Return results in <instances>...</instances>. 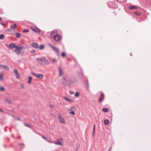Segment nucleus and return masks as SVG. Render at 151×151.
Wrapping results in <instances>:
<instances>
[{
	"label": "nucleus",
	"instance_id": "nucleus-1",
	"mask_svg": "<svg viewBox=\"0 0 151 151\" xmlns=\"http://www.w3.org/2000/svg\"><path fill=\"white\" fill-rule=\"evenodd\" d=\"M10 47L11 49L15 48V50H14L17 55L20 54L21 53V50L24 49V47L23 46H16L14 43H11L10 44Z\"/></svg>",
	"mask_w": 151,
	"mask_h": 151
},
{
	"label": "nucleus",
	"instance_id": "nucleus-2",
	"mask_svg": "<svg viewBox=\"0 0 151 151\" xmlns=\"http://www.w3.org/2000/svg\"><path fill=\"white\" fill-rule=\"evenodd\" d=\"M51 37L56 41H59L61 39V36L56 31H54L52 32Z\"/></svg>",
	"mask_w": 151,
	"mask_h": 151
},
{
	"label": "nucleus",
	"instance_id": "nucleus-3",
	"mask_svg": "<svg viewBox=\"0 0 151 151\" xmlns=\"http://www.w3.org/2000/svg\"><path fill=\"white\" fill-rule=\"evenodd\" d=\"M36 60L38 63L40 64L47 65L49 64L48 61L44 58H37Z\"/></svg>",
	"mask_w": 151,
	"mask_h": 151
},
{
	"label": "nucleus",
	"instance_id": "nucleus-4",
	"mask_svg": "<svg viewBox=\"0 0 151 151\" xmlns=\"http://www.w3.org/2000/svg\"><path fill=\"white\" fill-rule=\"evenodd\" d=\"M68 110L69 111L70 114L73 115L76 114L75 111H76V109L74 106H70V108Z\"/></svg>",
	"mask_w": 151,
	"mask_h": 151
},
{
	"label": "nucleus",
	"instance_id": "nucleus-5",
	"mask_svg": "<svg viewBox=\"0 0 151 151\" xmlns=\"http://www.w3.org/2000/svg\"><path fill=\"white\" fill-rule=\"evenodd\" d=\"M58 119L59 121L61 123L63 124H65V121L64 118L62 117L61 115L60 114H58Z\"/></svg>",
	"mask_w": 151,
	"mask_h": 151
},
{
	"label": "nucleus",
	"instance_id": "nucleus-6",
	"mask_svg": "<svg viewBox=\"0 0 151 151\" xmlns=\"http://www.w3.org/2000/svg\"><path fill=\"white\" fill-rule=\"evenodd\" d=\"M49 46L50 47L52 50L55 52L57 53V55L58 56L59 55V50L56 47H55L52 45L51 44H49Z\"/></svg>",
	"mask_w": 151,
	"mask_h": 151
},
{
	"label": "nucleus",
	"instance_id": "nucleus-7",
	"mask_svg": "<svg viewBox=\"0 0 151 151\" xmlns=\"http://www.w3.org/2000/svg\"><path fill=\"white\" fill-rule=\"evenodd\" d=\"M31 74L36 77L41 79L43 77V76L42 74H36L33 73H32Z\"/></svg>",
	"mask_w": 151,
	"mask_h": 151
},
{
	"label": "nucleus",
	"instance_id": "nucleus-8",
	"mask_svg": "<svg viewBox=\"0 0 151 151\" xmlns=\"http://www.w3.org/2000/svg\"><path fill=\"white\" fill-rule=\"evenodd\" d=\"M104 94L102 93H101L99 99V101L100 102H101L104 100Z\"/></svg>",
	"mask_w": 151,
	"mask_h": 151
},
{
	"label": "nucleus",
	"instance_id": "nucleus-9",
	"mask_svg": "<svg viewBox=\"0 0 151 151\" xmlns=\"http://www.w3.org/2000/svg\"><path fill=\"white\" fill-rule=\"evenodd\" d=\"M62 80L63 83L66 85H68L69 84V82L65 77H63L62 79Z\"/></svg>",
	"mask_w": 151,
	"mask_h": 151
},
{
	"label": "nucleus",
	"instance_id": "nucleus-10",
	"mask_svg": "<svg viewBox=\"0 0 151 151\" xmlns=\"http://www.w3.org/2000/svg\"><path fill=\"white\" fill-rule=\"evenodd\" d=\"M63 99L65 100L66 101L68 102H73L74 101L70 99L69 98H67L65 96H63Z\"/></svg>",
	"mask_w": 151,
	"mask_h": 151
},
{
	"label": "nucleus",
	"instance_id": "nucleus-11",
	"mask_svg": "<svg viewBox=\"0 0 151 151\" xmlns=\"http://www.w3.org/2000/svg\"><path fill=\"white\" fill-rule=\"evenodd\" d=\"M53 143H54L55 144L57 145H62V143L60 142L58 140L57 141H54L53 142Z\"/></svg>",
	"mask_w": 151,
	"mask_h": 151
},
{
	"label": "nucleus",
	"instance_id": "nucleus-12",
	"mask_svg": "<svg viewBox=\"0 0 151 151\" xmlns=\"http://www.w3.org/2000/svg\"><path fill=\"white\" fill-rule=\"evenodd\" d=\"M31 45L32 47L35 48H37L38 47V44L36 43H32Z\"/></svg>",
	"mask_w": 151,
	"mask_h": 151
},
{
	"label": "nucleus",
	"instance_id": "nucleus-13",
	"mask_svg": "<svg viewBox=\"0 0 151 151\" xmlns=\"http://www.w3.org/2000/svg\"><path fill=\"white\" fill-rule=\"evenodd\" d=\"M59 75L60 76L63 74V72L60 67H59Z\"/></svg>",
	"mask_w": 151,
	"mask_h": 151
},
{
	"label": "nucleus",
	"instance_id": "nucleus-14",
	"mask_svg": "<svg viewBox=\"0 0 151 151\" xmlns=\"http://www.w3.org/2000/svg\"><path fill=\"white\" fill-rule=\"evenodd\" d=\"M32 29L35 32L39 33L40 32V30L37 28H35L33 29Z\"/></svg>",
	"mask_w": 151,
	"mask_h": 151
},
{
	"label": "nucleus",
	"instance_id": "nucleus-15",
	"mask_svg": "<svg viewBox=\"0 0 151 151\" xmlns=\"http://www.w3.org/2000/svg\"><path fill=\"white\" fill-rule=\"evenodd\" d=\"M17 26V24H15L14 25H11V27L12 29H14L16 28Z\"/></svg>",
	"mask_w": 151,
	"mask_h": 151
},
{
	"label": "nucleus",
	"instance_id": "nucleus-16",
	"mask_svg": "<svg viewBox=\"0 0 151 151\" xmlns=\"http://www.w3.org/2000/svg\"><path fill=\"white\" fill-rule=\"evenodd\" d=\"M28 78L29 80L28 81V82H27V83H31V80L32 79V77H31V76H29V77H28Z\"/></svg>",
	"mask_w": 151,
	"mask_h": 151
},
{
	"label": "nucleus",
	"instance_id": "nucleus-17",
	"mask_svg": "<svg viewBox=\"0 0 151 151\" xmlns=\"http://www.w3.org/2000/svg\"><path fill=\"white\" fill-rule=\"evenodd\" d=\"M15 35L17 38H19L21 36V34L18 33H17L15 34Z\"/></svg>",
	"mask_w": 151,
	"mask_h": 151
},
{
	"label": "nucleus",
	"instance_id": "nucleus-18",
	"mask_svg": "<svg viewBox=\"0 0 151 151\" xmlns=\"http://www.w3.org/2000/svg\"><path fill=\"white\" fill-rule=\"evenodd\" d=\"M4 68L7 71H9V68L6 65H4Z\"/></svg>",
	"mask_w": 151,
	"mask_h": 151
},
{
	"label": "nucleus",
	"instance_id": "nucleus-19",
	"mask_svg": "<svg viewBox=\"0 0 151 151\" xmlns=\"http://www.w3.org/2000/svg\"><path fill=\"white\" fill-rule=\"evenodd\" d=\"M102 110L103 111H104L105 112H107L109 110V109L107 108H104Z\"/></svg>",
	"mask_w": 151,
	"mask_h": 151
},
{
	"label": "nucleus",
	"instance_id": "nucleus-20",
	"mask_svg": "<svg viewBox=\"0 0 151 151\" xmlns=\"http://www.w3.org/2000/svg\"><path fill=\"white\" fill-rule=\"evenodd\" d=\"M137 8V7H136L135 6H130L129 7V9H136Z\"/></svg>",
	"mask_w": 151,
	"mask_h": 151
},
{
	"label": "nucleus",
	"instance_id": "nucleus-21",
	"mask_svg": "<svg viewBox=\"0 0 151 151\" xmlns=\"http://www.w3.org/2000/svg\"><path fill=\"white\" fill-rule=\"evenodd\" d=\"M134 14L137 16H139L141 15V13L138 12H134Z\"/></svg>",
	"mask_w": 151,
	"mask_h": 151
},
{
	"label": "nucleus",
	"instance_id": "nucleus-22",
	"mask_svg": "<svg viewBox=\"0 0 151 151\" xmlns=\"http://www.w3.org/2000/svg\"><path fill=\"white\" fill-rule=\"evenodd\" d=\"M104 123L105 124L107 125L109 123V121L108 119H105L104 120Z\"/></svg>",
	"mask_w": 151,
	"mask_h": 151
},
{
	"label": "nucleus",
	"instance_id": "nucleus-23",
	"mask_svg": "<svg viewBox=\"0 0 151 151\" xmlns=\"http://www.w3.org/2000/svg\"><path fill=\"white\" fill-rule=\"evenodd\" d=\"M44 46L43 45H41L39 46V48L40 50H41L43 49L44 48Z\"/></svg>",
	"mask_w": 151,
	"mask_h": 151
},
{
	"label": "nucleus",
	"instance_id": "nucleus-24",
	"mask_svg": "<svg viewBox=\"0 0 151 151\" xmlns=\"http://www.w3.org/2000/svg\"><path fill=\"white\" fill-rule=\"evenodd\" d=\"M46 140H47V141L49 142V143H53L51 141V139L50 138H47V139H46Z\"/></svg>",
	"mask_w": 151,
	"mask_h": 151
},
{
	"label": "nucleus",
	"instance_id": "nucleus-25",
	"mask_svg": "<svg viewBox=\"0 0 151 151\" xmlns=\"http://www.w3.org/2000/svg\"><path fill=\"white\" fill-rule=\"evenodd\" d=\"M61 56L63 57H65L66 56V54L65 52H63L61 54Z\"/></svg>",
	"mask_w": 151,
	"mask_h": 151
},
{
	"label": "nucleus",
	"instance_id": "nucleus-26",
	"mask_svg": "<svg viewBox=\"0 0 151 151\" xmlns=\"http://www.w3.org/2000/svg\"><path fill=\"white\" fill-rule=\"evenodd\" d=\"M15 76L16 77V78L17 79H19L20 78V76L19 75L18 73L16 74Z\"/></svg>",
	"mask_w": 151,
	"mask_h": 151
},
{
	"label": "nucleus",
	"instance_id": "nucleus-27",
	"mask_svg": "<svg viewBox=\"0 0 151 151\" xmlns=\"http://www.w3.org/2000/svg\"><path fill=\"white\" fill-rule=\"evenodd\" d=\"M13 72L15 74L18 73V70L16 69H14L13 70Z\"/></svg>",
	"mask_w": 151,
	"mask_h": 151
},
{
	"label": "nucleus",
	"instance_id": "nucleus-28",
	"mask_svg": "<svg viewBox=\"0 0 151 151\" xmlns=\"http://www.w3.org/2000/svg\"><path fill=\"white\" fill-rule=\"evenodd\" d=\"M95 125H94L93 126V134L94 135V134H95Z\"/></svg>",
	"mask_w": 151,
	"mask_h": 151
},
{
	"label": "nucleus",
	"instance_id": "nucleus-29",
	"mask_svg": "<svg viewBox=\"0 0 151 151\" xmlns=\"http://www.w3.org/2000/svg\"><path fill=\"white\" fill-rule=\"evenodd\" d=\"M5 89L4 88L2 87H0V91H4Z\"/></svg>",
	"mask_w": 151,
	"mask_h": 151
},
{
	"label": "nucleus",
	"instance_id": "nucleus-30",
	"mask_svg": "<svg viewBox=\"0 0 151 151\" xmlns=\"http://www.w3.org/2000/svg\"><path fill=\"white\" fill-rule=\"evenodd\" d=\"M24 125L25 127H27L29 128H30V127L27 123H25L24 124Z\"/></svg>",
	"mask_w": 151,
	"mask_h": 151
},
{
	"label": "nucleus",
	"instance_id": "nucleus-31",
	"mask_svg": "<svg viewBox=\"0 0 151 151\" xmlns=\"http://www.w3.org/2000/svg\"><path fill=\"white\" fill-rule=\"evenodd\" d=\"M4 35H0V39H2L4 38Z\"/></svg>",
	"mask_w": 151,
	"mask_h": 151
},
{
	"label": "nucleus",
	"instance_id": "nucleus-32",
	"mask_svg": "<svg viewBox=\"0 0 151 151\" xmlns=\"http://www.w3.org/2000/svg\"><path fill=\"white\" fill-rule=\"evenodd\" d=\"M20 87L22 89H24V86L22 84H20Z\"/></svg>",
	"mask_w": 151,
	"mask_h": 151
},
{
	"label": "nucleus",
	"instance_id": "nucleus-33",
	"mask_svg": "<svg viewBox=\"0 0 151 151\" xmlns=\"http://www.w3.org/2000/svg\"><path fill=\"white\" fill-rule=\"evenodd\" d=\"M5 101L6 102H7L8 103H10V101L8 99H5Z\"/></svg>",
	"mask_w": 151,
	"mask_h": 151
},
{
	"label": "nucleus",
	"instance_id": "nucleus-34",
	"mask_svg": "<svg viewBox=\"0 0 151 151\" xmlns=\"http://www.w3.org/2000/svg\"><path fill=\"white\" fill-rule=\"evenodd\" d=\"M3 76V74H1L0 75V79L1 80L2 79Z\"/></svg>",
	"mask_w": 151,
	"mask_h": 151
},
{
	"label": "nucleus",
	"instance_id": "nucleus-35",
	"mask_svg": "<svg viewBox=\"0 0 151 151\" xmlns=\"http://www.w3.org/2000/svg\"><path fill=\"white\" fill-rule=\"evenodd\" d=\"M29 30L28 29L24 30L23 31V32H29Z\"/></svg>",
	"mask_w": 151,
	"mask_h": 151
},
{
	"label": "nucleus",
	"instance_id": "nucleus-36",
	"mask_svg": "<svg viewBox=\"0 0 151 151\" xmlns=\"http://www.w3.org/2000/svg\"><path fill=\"white\" fill-rule=\"evenodd\" d=\"M79 96V93L78 92L76 93L75 94V96L76 97H78Z\"/></svg>",
	"mask_w": 151,
	"mask_h": 151
},
{
	"label": "nucleus",
	"instance_id": "nucleus-37",
	"mask_svg": "<svg viewBox=\"0 0 151 151\" xmlns=\"http://www.w3.org/2000/svg\"><path fill=\"white\" fill-rule=\"evenodd\" d=\"M51 60H52L53 63H55L56 61V60L55 59H50Z\"/></svg>",
	"mask_w": 151,
	"mask_h": 151
},
{
	"label": "nucleus",
	"instance_id": "nucleus-38",
	"mask_svg": "<svg viewBox=\"0 0 151 151\" xmlns=\"http://www.w3.org/2000/svg\"><path fill=\"white\" fill-rule=\"evenodd\" d=\"M4 65H3L1 64L0 65V68H4Z\"/></svg>",
	"mask_w": 151,
	"mask_h": 151
},
{
	"label": "nucleus",
	"instance_id": "nucleus-39",
	"mask_svg": "<svg viewBox=\"0 0 151 151\" xmlns=\"http://www.w3.org/2000/svg\"><path fill=\"white\" fill-rule=\"evenodd\" d=\"M42 138H43V139L46 140V139H47V138L45 137L44 136H42Z\"/></svg>",
	"mask_w": 151,
	"mask_h": 151
},
{
	"label": "nucleus",
	"instance_id": "nucleus-40",
	"mask_svg": "<svg viewBox=\"0 0 151 151\" xmlns=\"http://www.w3.org/2000/svg\"><path fill=\"white\" fill-rule=\"evenodd\" d=\"M70 94H73L74 93V92L72 91H70Z\"/></svg>",
	"mask_w": 151,
	"mask_h": 151
},
{
	"label": "nucleus",
	"instance_id": "nucleus-41",
	"mask_svg": "<svg viewBox=\"0 0 151 151\" xmlns=\"http://www.w3.org/2000/svg\"><path fill=\"white\" fill-rule=\"evenodd\" d=\"M1 25H2L3 26H5V24H4V23H1Z\"/></svg>",
	"mask_w": 151,
	"mask_h": 151
},
{
	"label": "nucleus",
	"instance_id": "nucleus-42",
	"mask_svg": "<svg viewBox=\"0 0 151 151\" xmlns=\"http://www.w3.org/2000/svg\"><path fill=\"white\" fill-rule=\"evenodd\" d=\"M1 17H0V21H1Z\"/></svg>",
	"mask_w": 151,
	"mask_h": 151
},
{
	"label": "nucleus",
	"instance_id": "nucleus-43",
	"mask_svg": "<svg viewBox=\"0 0 151 151\" xmlns=\"http://www.w3.org/2000/svg\"><path fill=\"white\" fill-rule=\"evenodd\" d=\"M0 111H1V110L0 109Z\"/></svg>",
	"mask_w": 151,
	"mask_h": 151
},
{
	"label": "nucleus",
	"instance_id": "nucleus-44",
	"mask_svg": "<svg viewBox=\"0 0 151 151\" xmlns=\"http://www.w3.org/2000/svg\"><path fill=\"white\" fill-rule=\"evenodd\" d=\"M117 1H118V0H117Z\"/></svg>",
	"mask_w": 151,
	"mask_h": 151
}]
</instances>
